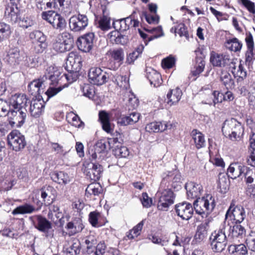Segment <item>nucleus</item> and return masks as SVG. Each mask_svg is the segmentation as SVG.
<instances>
[{"label": "nucleus", "instance_id": "nucleus-1", "mask_svg": "<svg viewBox=\"0 0 255 255\" xmlns=\"http://www.w3.org/2000/svg\"><path fill=\"white\" fill-rule=\"evenodd\" d=\"M222 130L223 134L232 141L240 140L244 133L243 126L234 118L226 120Z\"/></svg>", "mask_w": 255, "mask_h": 255}, {"label": "nucleus", "instance_id": "nucleus-2", "mask_svg": "<svg viewBox=\"0 0 255 255\" xmlns=\"http://www.w3.org/2000/svg\"><path fill=\"white\" fill-rule=\"evenodd\" d=\"M162 184H160L156 194L158 199L157 208L159 210L167 211L168 207L174 203V196L172 191Z\"/></svg>", "mask_w": 255, "mask_h": 255}, {"label": "nucleus", "instance_id": "nucleus-3", "mask_svg": "<svg viewBox=\"0 0 255 255\" xmlns=\"http://www.w3.org/2000/svg\"><path fill=\"white\" fill-rule=\"evenodd\" d=\"M194 208L199 215L211 213L216 206L215 198L211 194H207L202 198H198L193 203Z\"/></svg>", "mask_w": 255, "mask_h": 255}, {"label": "nucleus", "instance_id": "nucleus-4", "mask_svg": "<svg viewBox=\"0 0 255 255\" xmlns=\"http://www.w3.org/2000/svg\"><path fill=\"white\" fill-rule=\"evenodd\" d=\"M42 17L49 22L52 27L60 31L63 30L66 26L65 18L60 14L54 11L49 10L42 13Z\"/></svg>", "mask_w": 255, "mask_h": 255}, {"label": "nucleus", "instance_id": "nucleus-5", "mask_svg": "<svg viewBox=\"0 0 255 255\" xmlns=\"http://www.w3.org/2000/svg\"><path fill=\"white\" fill-rule=\"evenodd\" d=\"M72 47V39L69 33L65 32L58 35L53 43L52 47L57 52L63 53Z\"/></svg>", "mask_w": 255, "mask_h": 255}, {"label": "nucleus", "instance_id": "nucleus-6", "mask_svg": "<svg viewBox=\"0 0 255 255\" xmlns=\"http://www.w3.org/2000/svg\"><path fill=\"white\" fill-rule=\"evenodd\" d=\"M28 59L25 53L20 52L17 48L10 49L8 51L6 57L7 62L12 66L18 65L28 66Z\"/></svg>", "mask_w": 255, "mask_h": 255}, {"label": "nucleus", "instance_id": "nucleus-7", "mask_svg": "<svg viewBox=\"0 0 255 255\" xmlns=\"http://www.w3.org/2000/svg\"><path fill=\"white\" fill-rule=\"evenodd\" d=\"M89 24V19L87 16L81 14L78 12L77 14L72 15L69 20V25L71 31L74 32H81L85 29Z\"/></svg>", "mask_w": 255, "mask_h": 255}, {"label": "nucleus", "instance_id": "nucleus-8", "mask_svg": "<svg viewBox=\"0 0 255 255\" xmlns=\"http://www.w3.org/2000/svg\"><path fill=\"white\" fill-rule=\"evenodd\" d=\"M110 75L109 73L98 67L91 68L88 73L90 83L97 85H102L105 83L110 78Z\"/></svg>", "mask_w": 255, "mask_h": 255}, {"label": "nucleus", "instance_id": "nucleus-9", "mask_svg": "<svg viewBox=\"0 0 255 255\" xmlns=\"http://www.w3.org/2000/svg\"><path fill=\"white\" fill-rule=\"evenodd\" d=\"M246 217L245 209L241 206H236L232 203L226 212L225 219H230L233 220L235 223H242Z\"/></svg>", "mask_w": 255, "mask_h": 255}, {"label": "nucleus", "instance_id": "nucleus-10", "mask_svg": "<svg viewBox=\"0 0 255 255\" xmlns=\"http://www.w3.org/2000/svg\"><path fill=\"white\" fill-rule=\"evenodd\" d=\"M26 109L11 110L8 115V123L12 128L21 127L26 118Z\"/></svg>", "mask_w": 255, "mask_h": 255}, {"label": "nucleus", "instance_id": "nucleus-11", "mask_svg": "<svg viewBox=\"0 0 255 255\" xmlns=\"http://www.w3.org/2000/svg\"><path fill=\"white\" fill-rule=\"evenodd\" d=\"M8 143L12 149L18 151L23 149L25 145V137L18 130L12 131L8 135Z\"/></svg>", "mask_w": 255, "mask_h": 255}, {"label": "nucleus", "instance_id": "nucleus-12", "mask_svg": "<svg viewBox=\"0 0 255 255\" xmlns=\"http://www.w3.org/2000/svg\"><path fill=\"white\" fill-rule=\"evenodd\" d=\"M139 21L132 18V15L125 18L114 20L113 26L117 31H125L132 25L134 27H138Z\"/></svg>", "mask_w": 255, "mask_h": 255}, {"label": "nucleus", "instance_id": "nucleus-13", "mask_svg": "<svg viewBox=\"0 0 255 255\" xmlns=\"http://www.w3.org/2000/svg\"><path fill=\"white\" fill-rule=\"evenodd\" d=\"M102 172V166L98 163L93 162L87 163L84 169L87 178L94 181L100 178Z\"/></svg>", "mask_w": 255, "mask_h": 255}, {"label": "nucleus", "instance_id": "nucleus-14", "mask_svg": "<svg viewBox=\"0 0 255 255\" xmlns=\"http://www.w3.org/2000/svg\"><path fill=\"white\" fill-rule=\"evenodd\" d=\"M95 34L93 32H89L80 37L77 42L79 50L85 52H89L93 47Z\"/></svg>", "mask_w": 255, "mask_h": 255}, {"label": "nucleus", "instance_id": "nucleus-15", "mask_svg": "<svg viewBox=\"0 0 255 255\" xmlns=\"http://www.w3.org/2000/svg\"><path fill=\"white\" fill-rule=\"evenodd\" d=\"M193 208L191 204L184 202L175 206V211L177 215L182 219L188 220L192 217Z\"/></svg>", "mask_w": 255, "mask_h": 255}, {"label": "nucleus", "instance_id": "nucleus-16", "mask_svg": "<svg viewBox=\"0 0 255 255\" xmlns=\"http://www.w3.org/2000/svg\"><path fill=\"white\" fill-rule=\"evenodd\" d=\"M229 65L231 72L235 78L238 77L242 80L246 78L247 72L241 61L239 62L237 59H231Z\"/></svg>", "mask_w": 255, "mask_h": 255}, {"label": "nucleus", "instance_id": "nucleus-17", "mask_svg": "<svg viewBox=\"0 0 255 255\" xmlns=\"http://www.w3.org/2000/svg\"><path fill=\"white\" fill-rule=\"evenodd\" d=\"M85 226L81 217H75L68 222L65 229L69 236H73L82 231Z\"/></svg>", "mask_w": 255, "mask_h": 255}, {"label": "nucleus", "instance_id": "nucleus-18", "mask_svg": "<svg viewBox=\"0 0 255 255\" xmlns=\"http://www.w3.org/2000/svg\"><path fill=\"white\" fill-rule=\"evenodd\" d=\"M162 176L163 179L161 183L167 187H169L170 183H171V186L174 188L180 186L181 175L179 174L168 171L163 173Z\"/></svg>", "mask_w": 255, "mask_h": 255}, {"label": "nucleus", "instance_id": "nucleus-19", "mask_svg": "<svg viewBox=\"0 0 255 255\" xmlns=\"http://www.w3.org/2000/svg\"><path fill=\"white\" fill-rule=\"evenodd\" d=\"M28 99L24 94H15L12 95L9 99L11 107L14 110H22L27 106Z\"/></svg>", "mask_w": 255, "mask_h": 255}, {"label": "nucleus", "instance_id": "nucleus-20", "mask_svg": "<svg viewBox=\"0 0 255 255\" xmlns=\"http://www.w3.org/2000/svg\"><path fill=\"white\" fill-rule=\"evenodd\" d=\"M30 219L33 222L35 228L42 232L46 233L52 228L51 223L40 215L31 217Z\"/></svg>", "mask_w": 255, "mask_h": 255}, {"label": "nucleus", "instance_id": "nucleus-21", "mask_svg": "<svg viewBox=\"0 0 255 255\" xmlns=\"http://www.w3.org/2000/svg\"><path fill=\"white\" fill-rule=\"evenodd\" d=\"M185 189L188 199H197L203 192L202 186L194 182H189L185 184Z\"/></svg>", "mask_w": 255, "mask_h": 255}, {"label": "nucleus", "instance_id": "nucleus-22", "mask_svg": "<svg viewBox=\"0 0 255 255\" xmlns=\"http://www.w3.org/2000/svg\"><path fill=\"white\" fill-rule=\"evenodd\" d=\"M45 102L42 99H33L30 102L29 112L34 118L39 117L44 111Z\"/></svg>", "mask_w": 255, "mask_h": 255}, {"label": "nucleus", "instance_id": "nucleus-23", "mask_svg": "<svg viewBox=\"0 0 255 255\" xmlns=\"http://www.w3.org/2000/svg\"><path fill=\"white\" fill-rule=\"evenodd\" d=\"M231 59L229 55H220L212 52L210 55V61L214 66L225 67L229 65Z\"/></svg>", "mask_w": 255, "mask_h": 255}, {"label": "nucleus", "instance_id": "nucleus-24", "mask_svg": "<svg viewBox=\"0 0 255 255\" xmlns=\"http://www.w3.org/2000/svg\"><path fill=\"white\" fill-rule=\"evenodd\" d=\"M46 77H42L38 79L33 80L28 85V89L32 94H40L44 92L43 89L46 87Z\"/></svg>", "mask_w": 255, "mask_h": 255}, {"label": "nucleus", "instance_id": "nucleus-25", "mask_svg": "<svg viewBox=\"0 0 255 255\" xmlns=\"http://www.w3.org/2000/svg\"><path fill=\"white\" fill-rule=\"evenodd\" d=\"M146 77L149 80L151 85L154 87L160 86L162 82L161 75L157 71L151 67L146 69Z\"/></svg>", "mask_w": 255, "mask_h": 255}, {"label": "nucleus", "instance_id": "nucleus-26", "mask_svg": "<svg viewBox=\"0 0 255 255\" xmlns=\"http://www.w3.org/2000/svg\"><path fill=\"white\" fill-rule=\"evenodd\" d=\"M61 72L56 68L52 66L49 67L46 70V73L43 77H46L47 81L46 84L55 85L62 78Z\"/></svg>", "mask_w": 255, "mask_h": 255}, {"label": "nucleus", "instance_id": "nucleus-27", "mask_svg": "<svg viewBox=\"0 0 255 255\" xmlns=\"http://www.w3.org/2000/svg\"><path fill=\"white\" fill-rule=\"evenodd\" d=\"M245 169H246V166L238 163H231L228 168V176L232 179L241 177L244 173Z\"/></svg>", "mask_w": 255, "mask_h": 255}, {"label": "nucleus", "instance_id": "nucleus-28", "mask_svg": "<svg viewBox=\"0 0 255 255\" xmlns=\"http://www.w3.org/2000/svg\"><path fill=\"white\" fill-rule=\"evenodd\" d=\"M172 125L165 122H152L147 124L145 127V130L147 132H158L163 131L167 128H171Z\"/></svg>", "mask_w": 255, "mask_h": 255}, {"label": "nucleus", "instance_id": "nucleus-29", "mask_svg": "<svg viewBox=\"0 0 255 255\" xmlns=\"http://www.w3.org/2000/svg\"><path fill=\"white\" fill-rule=\"evenodd\" d=\"M82 59L80 55L75 52H70L67 60V64H69L72 67V71H79L82 66Z\"/></svg>", "mask_w": 255, "mask_h": 255}, {"label": "nucleus", "instance_id": "nucleus-30", "mask_svg": "<svg viewBox=\"0 0 255 255\" xmlns=\"http://www.w3.org/2000/svg\"><path fill=\"white\" fill-rule=\"evenodd\" d=\"M111 117V114L105 111H102L99 113V118L102 124L103 129L108 133H111L113 131L110 121Z\"/></svg>", "mask_w": 255, "mask_h": 255}, {"label": "nucleus", "instance_id": "nucleus-31", "mask_svg": "<svg viewBox=\"0 0 255 255\" xmlns=\"http://www.w3.org/2000/svg\"><path fill=\"white\" fill-rule=\"evenodd\" d=\"M81 251V243L77 239H74L68 243V245L64 247V252L66 255H77Z\"/></svg>", "mask_w": 255, "mask_h": 255}, {"label": "nucleus", "instance_id": "nucleus-32", "mask_svg": "<svg viewBox=\"0 0 255 255\" xmlns=\"http://www.w3.org/2000/svg\"><path fill=\"white\" fill-rule=\"evenodd\" d=\"M106 149V143L104 140H101L96 142L94 147L91 149L89 153L93 160L101 158V154L104 152Z\"/></svg>", "mask_w": 255, "mask_h": 255}, {"label": "nucleus", "instance_id": "nucleus-33", "mask_svg": "<svg viewBox=\"0 0 255 255\" xmlns=\"http://www.w3.org/2000/svg\"><path fill=\"white\" fill-rule=\"evenodd\" d=\"M139 117L140 115L139 113L133 112L128 116L119 118L117 120V123L121 126H127L129 125H133L138 121Z\"/></svg>", "mask_w": 255, "mask_h": 255}, {"label": "nucleus", "instance_id": "nucleus-34", "mask_svg": "<svg viewBox=\"0 0 255 255\" xmlns=\"http://www.w3.org/2000/svg\"><path fill=\"white\" fill-rule=\"evenodd\" d=\"M108 38L113 44L125 45L128 42L127 36L123 35L117 31L110 32L108 35Z\"/></svg>", "mask_w": 255, "mask_h": 255}, {"label": "nucleus", "instance_id": "nucleus-35", "mask_svg": "<svg viewBox=\"0 0 255 255\" xmlns=\"http://www.w3.org/2000/svg\"><path fill=\"white\" fill-rule=\"evenodd\" d=\"M56 190L50 186H45L41 189V197L44 201H47L48 204L52 203L56 196Z\"/></svg>", "mask_w": 255, "mask_h": 255}, {"label": "nucleus", "instance_id": "nucleus-36", "mask_svg": "<svg viewBox=\"0 0 255 255\" xmlns=\"http://www.w3.org/2000/svg\"><path fill=\"white\" fill-rule=\"evenodd\" d=\"M109 55L112 59L116 61L117 65L114 67H112L114 70L117 69L120 65L123 63L124 59V52L122 49L119 48L110 50L109 52Z\"/></svg>", "mask_w": 255, "mask_h": 255}, {"label": "nucleus", "instance_id": "nucleus-37", "mask_svg": "<svg viewBox=\"0 0 255 255\" xmlns=\"http://www.w3.org/2000/svg\"><path fill=\"white\" fill-rule=\"evenodd\" d=\"M182 95L181 90L177 88L171 90L167 94V103L170 106L176 104L180 100Z\"/></svg>", "mask_w": 255, "mask_h": 255}, {"label": "nucleus", "instance_id": "nucleus-38", "mask_svg": "<svg viewBox=\"0 0 255 255\" xmlns=\"http://www.w3.org/2000/svg\"><path fill=\"white\" fill-rule=\"evenodd\" d=\"M191 135L197 149H199L205 146L206 141L202 133L197 129H193L191 132Z\"/></svg>", "mask_w": 255, "mask_h": 255}, {"label": "nucleus", "instance_id": "nucleus-39", "mask_svg": "<svg viewBox=\"0 0 255 255\" xmlns=\"http://www.w3.org/2000/svg\"><path fill=\"white\" fill-rule=\"evenodd\" d=\"M207 230L206 225L202 224L197 227L193 242L196 244L204 242L207 238Z\"/></svg>", "mask_w": 255, "mask_h": 255}, {"label": "nucleus", "instance_id": "nucleus-40", "mask_svg": "<svg viewBox=\"0 0 255 255\" xmlns=\"http://www.w3.org/2000/svg\"><path fill=\"white\" fill-rule=\"evenodd\" d=\"M240 224L235 223L233 227L230 226L228 229L231 231L229 236L233 239L242 238L245 235L246 230Z\"/></svg>", "mask_w": 255, "mask_h": 255}, {"label": "nucleus", "instance_id": "nucleus-41", "mask_svg": "<svg viewBox=\"0 0 255 255\" xmlns=\"http://www.w3.org/2000/svg\"><path fill=\"white\" fill-rule=\"evenodd\" d=\"M52 180L59 184H66L69 181L68 174L62 171L54 172L51 174Z\"/></svg>", "mask_w": 255, "mask_h": 255}, {"label": "nucleus", "instance_id": "nucleus-42", "mask_svg": "<svg viewBox=\"0 0 255 255\" xmlns=\"http://www.w3.org/2000/svg\"><path fill=\"white\" fill-rule=\"evenodd\" d=\"M110 78L113 82L116 83L120 87L123 89H128L129 87L128 79L125 76L120 75H110Z\"/></svg>", "mask_w": 255, "mask_h": 255}, {"label": "nucleus", "instance_id": "nucleus-43", "mask_svg": "<svg viewBox=\"0 0 255 255\" xmlns=\"http://www.w3.org/2000/svg\"><path fill=\"white\" fill-rule=\"evenodd\" d=\"M144 49L142 44L138 45L132 52L130 53L127 57L126 63L130 64L141 54Z\"/></svg>", "mask_w": 255, "mask_h": 255}, {"label": "nucleus", "instance_id": "nucleus-44", "mask_svg": "<svg viewBox=\"0 0 255 255\" xmlns=\"http://www.w3.org/2000/svg\"><path fill=\"white\" fill-rule=\"evenodd\" d=\"M228 227H223L217 232L215 231V232L212 234L210 237V240L227 243L225 232Z\"/></svg>", "mask_w": 255, "mask_h": 255}, {"label": "nucleus", "instance_id": "nucleus-45", "mask_svg": "<svg viewBox=\"0 0 255 255\" xmlns=\"http://www.w3.org/2000/svg\"><path fill=\"white\" fill-rule=\"evenodd\" d=\"M36 210H37L33 206L25 204L16 208L12 211V214L13 215L30 214Z\"/></svg>", "mask_w": 255, "mask_h": 255}, {"label": "nucleus", "instance_id": "nucleus-46", "mask_svg": "<svg viewBox=\"0 0 255 255\" xmlns=\"http://www.w3.org/2000/svg\"><path fill=\"white\" fill-rule=\"evenodd\" d=\"M220 80L227 89L234 88L235 85L234 81L229 73L227 72H222L221 73Z\"/></svg>", "mask_w": 255, "mask_h": 255}, {"label": "nucleus", "instance_id": "nucleus-47", "mask_svg": "<svg viewBox=\"0 0 255 255\" xmlns=\"http://www.w3.org/2000/svg\"><path fill=\"white\" fill-rule=\"evenodd\" d=\"M103 189L99 183H93L89 184L86 189V194L99 196L103 193Z\"/></svg>", "mask_w": 255, "mask_h": 255}, {"label": "nucleus", "instance_id": "nucleus-48", "mask_svg": "<svg viewBox=\"0 0 255 255\" xmlns=\"http://www.w3.org/2000/svg\"><path fill=\"white\" fill-rule=\"evenodd\" d=\"M29 38L32 43L46 42V35L39 30H35L30 33Z\"/></svg>", "mask_w": 255, "mask_h": 255}, {"label": "nucleus", "instance_id": "nucleus-49", "mask_svg": "<svg viewBox=\"0 0 255 255\" xmlns=\"http://www.w3.org/2000/svg\"><path fill=\"white\" fill-rule=\"evenodd\" d=\"M171 33H173L176 35V34H178L180 36H188V32L185 27V24L183 23L180 22L179 23H176V24L172 27L170 30Z\"/></svg>", "mask_w": 255, "mask_h": 255}, {"label": "nucleus", "instance_id": "nucleus-50", "mask_svg": "<svg viewBox=\"0 0 255 255\" xmlns=\"http://www.w3.org/2000/svg\"><path fill=\"white\" fill-rule=\"evenodd\" d=\"M229 178L224 174H219L218 186L222 192H226L229 189L230 185Z\"/></svg>", "mask_w": 255, "mask_h": 255}, {"label": "nucleus", "instance_id": "nucleus-51", "mask_svg": "<svg viewBox=\"0 0 255 255\" xmlns=\"http://www.w3.org/2000/svg\"><path fill=\"white\" fill-rule=\"evenodd\" d=\"M226 46L231 51L237 52L241 50L242 47V44L237 38H234L227 41L226 43Z\"/></svg>", "mask_w": 255, "mask_h": 255}, {"label": "nucleus", "instance_id": "nucleus-52", "mask_svg": "<svg viewBox=\"0 0 255 255\" xmlns=\"http://www.w3.org/2000/svg\"><path fill=\"white\" fill-rule=\"evenodd\" d=\"M196 63L195 67L191 71V73L193 76L199 75L204 70L205 61L201 57L196 58Z\"/></svg>", "mask_w": 255, "mask_h": 255}, {"label": "nucleus", "instance_id": "nucleus-53", "mask_svg": "<svg viewBox=\"0 0 255 255\" xmlns=\"http://www.w3.org/2000/svg\"><path fill=\"white\" fill-rule=\"evenodd\" d=\"M11 33L9 25L0 22V42L7 39Z\"/></svg>", "mask_w": 255, "mask_h": 255}, {"label": "nucleus", "instance_id": "nucleus-54", "mask_svg": "<svg viewBox=\"0 0 255 255\" xmlns=\"http://www.w3.org/2000/svg\"><path fill=\"white\" fill-rule=\"evenodd\" d=\"M97 243V240L94 237L90 236L87 238L85 244L87 245V252L89 254L95 252Z\"/></svg>", "mask_w": 255, "mask_h": 255}, {"label": "nucleus", "instance_id": "nucleus-55", "mask_svg": "<svg viewBox=\"0 0 255 255\" xmlns=\"http://www.w3.org/2000/svg\"><path fill=\"white\" fill-rule=\"evenodd\" d=\"M110 18L106 15L101 17L98 22V27L103 31H107L111 28Z\"/></svg>", "mask_w": 255, "mask_h": 255}, {"label": "nucleus", "instance_id": "nucleus-56", "mask_svg": "<svg viewBox=\"0 0 255 255\" xmlns=\"http://www.w3.org/2000/svg\"><path fill=\"white\" fill-rule=\"evenodd\" d=\"M54 0H35L37 8L42 10L46 8H51Z\"/></svg>", "mask_w": 255, "mask_h": 255}, {"label": "nucleus", "instance_id": "nucleus-57", "mask_svg": "<svg viewBox=\"0 0 255 255\" xmlns=\"http://www.w3.org/2000/svg\"><path fill=\"white\" fill-rule=\"evenodd\" d=\"M11 110L10 103L0 99V117L9 115Z\"/></svg>", "mask_w": 255, "mask_h": 255}, {"label": "nucleus", "instance_id": "nucleus-58", "mask_svg": "<svg viewBox=\"0 0 255 255\" xmlns=\"http://www.w3.org/2000/svg\"><path fill=\"white\" fill-rule=\"evenodd\" d=\"M115 155L118 157H127L129 155V151L126 146L117 145L114 150Z\"/></svg>", "mask_w": 255, "mask_h": 255}, {"label": "nucleus", "instance_id": "nucleus-59", "mask_svg": "<svg viewBox=\"0 0 255 255\" xmlns=\"http://www.w3.org/2000/svg\"><path fill=\"white\" fill-rule=\"evenodd\" d=\"M242 176L245 177L247 183H252L255 179V168L251 169L246 166Z\"/></svg>", "mask_w": 255, "mask_h": 255}, {"label": "nucleus", "instance_id": "nucleus-60", "mask_svg": "<svg viewBox=\"0 0 255 255\" xmlns=\"http://www.w3.org/2000/svg\"><path fill=\"white\" fill-rule=\"evenodd\" d=\"M227 243L222 242L211 241V246L214 252L216 253H221L225 248Z\"/></svg>", "mask_w": 255, "mask_h": 255}, {"label": "nucleus", "instance_id": "nucleus-61", "mask_svg": "<svg viewBox=\"0 0 255 255\" xmlns=\"http://www.w3.org/2000/svg\"><path fill=\"white\" fill-rule=\"evenodd\" d=\"M255 60L254 50H247L245 54V62L248 66H252Z\"/></svg>", "mask_w": 255, "mask_h": 255}, {"label": "nucleus", "instance_id": "nucleus-62", "mask_svg": "<svg viewBox=\"0 0 255 255\" xmlns=\"http://www.w3.org/2000/svg\"><path fill=\"white\" fill-rule=\"evenodd\" d=\"M175 58L172 56H169L166 58H164L162 61V65L164 68H171L175 64Z\"/></svg>", "mask_w": 255, "mask_h": 255}, {"label": "nucleus", "instance_id": "nucleus-63", "mask_svg": "<svg viewBox=\"0 0 255 255\" xmlns=\"http://www.w3.org/2000/svg\"><path fill=\"white\" fill-rule=\"evenodd\" d=\"M241 3L252 14H255V4L250 0H240Z\"/></svg>", "mask_w": 255, "mask_h": 255}, {"label": "nucleus", "instance_id": "nucleus-64", "mask_svg": "<svg viewBox=\"0 0 255 255\" xmlns=\"http://www.w3.org/2000/svg\"><path fill=\"white\" fill-rule=\"evenodd\" d=\"M247 244L252 251L255 252V232L250 233L247 239Z\"/></svg>", "mask_w": 255, "mask_h": 255}]
</instances>
